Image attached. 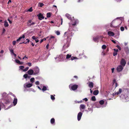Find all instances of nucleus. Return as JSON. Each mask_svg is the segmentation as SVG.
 Listing matches in <instances>:
<instances>
[{"label":"nucleus","instance_id":"nucleus-1","mask_svg":"<svg viewBox=\"0 0 129 129\" xmlns=\"http://www.w3.org/2000/svg\"><path fill=\"white\" fill-rule=\"evenodd\" d=\"M118 24L115 20H113L110 24V26L111 27H115L118 26Z\"/></svg>","mask_w":129,"mask_h":129},{"label":"nucleus","instance_id":"nucleus-2","mask_svg":"<svg viewBox=\"0 0 129 129\" xmlns=\"http://www.w3.org/2000/svg\"><path fill=\"white\" fill-rule=\"evenodd\" d=\"M12 99L10 97L4 100V102L6 104H10L12 101Z\"/></svg>","mask_w":129,"mask_h":129},{"label":"nucleus","instance_id":"nucleus-3","mask_svg":"<svg viewBox=\"0 0 129 129\" xmlns=\"http://www.w3.org/2000/svg\"><path fill=\"white\" fill-rule=\"evenodd\" d=\"M71 33L72 32L69 30H68L64 33V36H65L66 35L67 38L68 39L69 38L72 36Z\"/></svg>","mask_w":129,"mask_h":129},{"label":"nucleus","instance_id":"nucleus-4","mask_svg":"<svg viewBox=\"0 0 129 129\" xmlns=\"http://www.w3.org/2000/svg\"><path fill=\"white\" fill-rule=\"evenodd\" d=\"M112 96V94L110 93L109 91H106L105 92V96L108 97L109 100L111 99V97Z\"/></svg>","mask_w":129,"mask_h":129},{"label":"nucleus","instance_id":"nucleus-5","mask_svg":"<svg viewBox=\"0 0 129 129\" xmlns=\"http://www.w3.org/2000/svg\"><path fill=\"white\" fill-rule=\"evenodd\" d=\"M32 21L31 20H28L27 22V26H30L31 25H33L35 24V23L34 22H31Z\"/></svg>","mask_w":129,"mask_h":129},{"label":"nucleus","instance_id":"nucleus-6","mask_svg":"<svg viewBox=\"0 0 129 129\" xmlns=\"http://www.w3.org/2000/svg\"><path fill=\"white\" fill-rule=\"evenodd\" d=\"M120 63L121 65L123 67H124L126 64V61L125 59L122 58L120 62Z\"/></svg>","mask_w":129,"mask_h":129},{"label":"nucleus","instance_id":"nucleus-7","mask_svg":"<svg viewBox=\"0 0 129 129\" xmlns=\"http://www.w3.org/2000/svg\"><path fill=\"white\" fill-rule=\"evenodd\" d=\"M35 72L34 73V75H36L38 74L39 72V69L38 67H36L34 69Z\"/></svg>","mask_w":129,"mask_h":129},{"label":"nucleus","instance_id":"nucleus-8","mask_svg":"<svg viewBox=\"0 0 129 129\" xmlns=\"http://www.w3.org/2000/svg\"><path fill=\"white\" fill-rule=\"evenodd\" d=\"M123 67L122 65L118 66L117 68V70L119 72L121 71L123 69Z\"/></svg>","mask_w":129,"mask_h":129},{"label":"nucleus","instance_id":"nucleus-9","mask_svg":"<svg viewBox=\"0 0 129 129\" xmlns=\"http://www.w3.org/2000/svg\"><path fill=\"white\" fill-rule=\"evenodd\" d=\"M65 56V55L62 54H61L59 56L58 58L59 59H60V60H63L64 59Z\"/></svg>","mask_w":129,"mask_h":129},{"label":"nucleus","instance_id":"nucleus-10","mask_svg":"<svg viewBox=\"0 0 129 129\" xmlns=\"http://www.w3.org/2000/svg\"><path fill=\"white\" fill-rule=\"evenodd\" d=\"M82 114V113L81 112H80L78 113L77 115V119L78 121L80 120Z\"/></svg>","mask_w":129,"mask_h":129},{"label":"nucleus","instance_id":"nucleus-11","mask_svg":"<svg viewBox=\"0 0 129 129\" xmlns=\"http://www.w3.org/2000/svg\"><path fill=\"white\" fill-rule=\"evenodd\" d=\"M78 88V85H73L71 87V89L73 90L76 89Z\"/></svg>","mask_w":129,"mask_h":129},{"label":"nucleus","instance_id":"nucleus-12","mask_svg":"<svg viewBox=\"0 0 129 129\" xmlns=\"http://www.w3.org/2000/svg\"><path fill=\"white\" fill-rule=\"evenodd\" d=\"M27 73L28 75H32L33 74H34V73L33 70L32 69H30L27 71Z\"/></svg>","mask_w":129,"mask_h":129},{"label":"nucleus","instance_id":"nucleus-13","mask_svg":"<svg viewBox=\"0 0 129 129\" xmlns=\"http://www.w3.org/2000/svg\"><path fill=\"white\" fill-rule=\"evenodd\" d=\"M108 34L109 36H113L114 35V33L111 31H109L108 33Z\"/></svg>","mask_w":129,"mask_h":129},{"label":"nucleus","instance_id":"nucleus-14","mask_svg":"<svg viewBox=\"0 0 129 129\" xmlns=\"http://www.w3.org/2000/svg\"><path fill=\"white\" fill-rule=\"evenodd\" d=\"M37 16L39 17V19L40 20H41V19H40V18L43 19L44 18V17L43 16L42 14L41 13H39L38 15H37Z\"/></svg>","mask_w":129,"mask_h":129},{"label":"nucleus","instance_id":"nucleus-15","mask_svg":"<svg viewBox=\"0 0 129 129\" xmlns=\"http://www.w3.org/2000/svg\"><path fill=\"white\" fill-rule=\"evenodd\" d=\"M88 86L91 89L93 87V84L92 82H90L89 83Z\"/></svg>","mask_w":129,"mask_h":129},{"label":"nucleus","instance_id":"nucleus-16","mask_svg":"<svg viewBox=\"0 0 129 129\" xmlns=\"http://www.w3.org/2000/svg\"><path fill=\"white\" fill-rule=\"evenodd\" d=\"M54 37L53 36H51L49 39V42H51L52 41H53L54 39Z\"/></svg>","mask_w":129,"mask_h":129},{"label":"nucleus","instance_id":"nucleus-17","mask_svg":"<svg viewBox=\"0 0 129 129\" xmlns=\"http://www.w3.org/2000/svg\"><path fill=\"white\" fill-rule=\"evenodd\" d=\"M25 37V36L24 35H23L22 36H20L18 39L16 41L18 42L20 41L22 39H24Z\"/></svg>","mask_w":129,"mask_h":129},{"label":"nucleus","instance_id":"nucleus-18","mask_svg":"<svg viewBox=\"0 0 129 129\" xmlns=\"http://www.w3.org/2000/svg\"><path fill=\"white\" fill-rule=\"evenodd\" d=\"M99 39V37L97 36L93 38V40L95 42H98Z\"/></svg>","mask_w":129,"mask_h":129},{"label":"nucleus","instance_id":"nucleus-19","mask_svg":"<svg viewBox=\"0 0 129 129\" xmlns=\"http://www.w3.org/2000/svg\"><path fill=\"white\" fill-rule=\"evenodd\" d=\"M99 93V91L98 90H96L94 91L93 92V94L94 95H97Z\"/></svg>","mask_w":129,"mask_h":129},{"label":"nucleus","instance_id":"nucleus-20","mask_svg":"<svg viewBox=\"0 0 129 129\" xmlns=\"http://www.w3.org/2000/svg\"><path fill=\"white\" fill-rule=\"evenodd\" d=\"M124 51L126 54H128L129 52V49L127 47H126L124 48Z\"/></svg>","mask_w":129,"mask_h":129},{"label":"nucleus","instance_id":"nucleus-21","mask_svg":"<svg viewBox=\"0 0 129 129\" xmlns=\"http://www.w3.org/2000/svg\"><path fill=\"white\" fill-rule=\"evenodd\" d=\"M122 92V89L121 88H119V91L116 92L115 94V95H118L119 94H120Z\"/></svg>","mask_w":129,"mask_h":129},{"label":"nucleus","instance_id":"nucleus-22","mask_svg":"<svg viewBox=\"0 0 129 129\" xmlns=\"http://www.w3.org/2000/svg\"><path fill=\"white\" fill-rule=\"evenodd\" d=\"M78 22L79 21L78 20L76 19L75 20L74 22V23L72 24V25L73 26H75L76 25V24L78 23Z\"/></svg>","mask_w":129,"mask_h":129},{"label":"nucleus","instance_id":"nucleus-23","mask_svg":"<svg viewBox=\"0 0 129 129\" xmlns=\"http://www.w3.org/2000/svg\"><path fill=\"white\" fill-rule=\"evenodd\" d=\"M17 102V98H15L14 99L13 103L14 105H16Z\"/></svg>","mask_w":129,"mask_h":129},{"label":"nucleus","instance_id":"nucleus-24","mask_svg":"<svg viewBox=\"0 0 129 129\" xmlns=\"http://www.w3.org/2000/svg\"><path fill=\"white\" fill-rule=\"evenodd\" d=\"M9 25L8 22L6 20H5L4 21V26L5 27H8V26Z\"/></svg>","mask_w":129,"mask_h":129},{"label":"nucleus","instance_id":"nucleus-25","mask_svg":"<svg viewBox=\"0 0 129 129\" xmlns=\"http://www.w3.org/2000/svg\"><path fill=\"white\" fill-rule=\"evenodd\" d=\"M66 16L69 20H70L71 19V15L69 14H66Z\"/></svg>","mask_w":129,"mask_h":129},{"label":"nucleus","instance_id":"nucleus-26","mask_svg":"<svg viewBox=\"0 0 129 129\" xmlns=\"http://www.w3.org/2000/svg\"><path fill=\"white\" fill-rule=\"evenodd\" d=\"M91 107L89 106L88 110V111H91V112H92V105H90Z\"/></svg>","mask_w":129,"mask_h":129},{"label":"nucleus","instance_id":"nucleus-27","mask_svg":"<svg viewBox=\"0 0 129 129\" xmlns=\"http://www.w3.org/2000/svg\"><path fill=\"white\" fill-rule=\"evenodd\" d=\"M72 55H70L69 54H68L66 55V59H68L69 58H70L71 57Z\"/></svg>","mask_w":129,"mask_h":129},{"label":"nucleus","instance_id":"nucleus-28","mask_svg":"<svg viewBox=\"0 0 129 129\" xmlns=\"http://www.w3.org/2000/svg\"><path fill=\"white\" fill-rule=\"evenodd\" d=\"M50 122L51 124H53L55 122V119L54 118H52L50 120Z\"/></svg>","mask_w":129,"mask_h":129},{"label":"nucleus","instance_id":"nucleus-29","mask_svg":"<svg viewBox=\"0 0 129 129\" xmlns=\"http://www.w3.org/2000/svg\"><path fill=\"white\" fill-rule=\"evenodd\" d=\"M33 86V84H28L26 85V86L27 88H29Z\"/></svg>","mask_w":129,"mask_h":129},{"label":"nucleus","instance_id":"nucleus-30","mask_svg":"<svg viewBox=\"0 0 129 129\" xmlns=\"http://www.w3.org/2000/svg\"><path fill=\"white\" fill-rule=\"evenodd\" d=\"M51 98L52 100H54L55 99V98L54 97V96H55V94H54L53 95H51Z\"/></svg>","mask_w":129,"mask_h":129},{"label":"nucleus","instance_id":"nucleus-31","mask_svg":"<svg viewBox=\"0 0 129 129\" xmlns=\"http://www.w3.org/2000/svg\"><path fill=\"white\" fill-rule=\"evenodd\" d=\"M47 18H49L51 16V13L50 12H48L47 13Z\"/></svg>","mask_w":129,"mask_h":129},{"label":"nucleus","instance_id":"nucleus-32","mask_svg":"<svg viewBox=\"0 0 129 129\" xmlns=\"http://www.w3.org/2000/svg\"><path fill=\"white\" fill-rule=\"evenodd\" d=\"M47 90V87L45 86H43L42 90L43 91H45Z\"/></svg>","mask_w":129,"mask_h":129},{"label":"nucleus","instance_id":"nucleus-33","mask_svg":"<svg viewBox=\"0 0 129 129\" xmlns=\"http://www.w3.org/2000/svg\"><path fill=\"white\" fill-rule=\"evenodd\" d=\"M104 102L103 100H101L99 102V103L101 105H103L104 104Z\"/></svg>","mask_w":129,"mask_h":129},{"label":"nucleus","instance_id":"nucleus-34","mask_svg":"<svg viewBox=\"0 0 129 129\" xmlns=\"http://www.w3.org/2000/svg\"><path fill=\"white\" fill-rule=\"evenodd\" d=\"M91 99L92 101H96L95 97L94 96H92L91 98Z\"/></svg>","mask_w":129,"mask_h":129},{"label":"nucleus","instance_id":"nucleus-35","mask_svg":"<svg viewBox=\"0 0 129 129\" xmlns=\"http://www.w3.org/2000/svg\"><path fill=\"white\" fill-rule=\"evenodd\" d=\"M4 109L6 110H7L9 108H11L12 107L11 106H10L9 107H8V108H6V106H7V105H4Z\"/></svg>","mask_w":129,"mask_h":129},{"label":"nucleus","instance_id":"nucleus-36","mask_svg":"<svg viewBox=\"0 0 129 129\" xmlns=\"http://www.w3.org/2000/svg\"><path fill=\"white\" fill-rule=\"evenodd\" d=\"M44 5V4L43 3H40L39 4V6L40 7H42Z\"/></svg>","mask_w":129,"mask_h":129},{"label":"nucleus","instance_id":"nucleus-37","mask_svg":"<svg viewBox=\"0 0 129 129\" xmlns=\"http://www.w3.org/2000/svg\"><path fill=\"white\" fill-rule=\"evenodd\" d=\"M29 69V67H26L25 69L23 70V71L24 72L26 71Z\"/></svg>","mask_w":129,"mask_h":129},{"label":"nucleus","instance_id":"nucleus-38","mask_svg":"<svg viewBox=\"0 0 129 129\" xmlns=\"http://www.w3.org/2000/svg\"><path fill=\"white\" fill-rule=\"evenodd\" d=\"M35 79L34 78H32L30 79V81L32 83L34 81Z\"/></svg>","mask_w":129,"mask_h":129},{"label":"nucleus","instance_id":"nucleus-39","mask_svg":"<svg viewBox=\"0 0 129 129\" xmlns=\"http://www.w3.org/2000/svg\"><path fill=\"white\" fill-rule=\"evenodd\" d=\"M71 59L72 60H73L74 59H77V58L76 57H74V56H72V57L71 56Z\"/></svg>","mask_w":129,"mask_h":129},{"label":"nucleus","instance_id":"nucleus-40","mask_svg":"<svg viewBox=\"0 0 129 129\" xmlns=\"http://www.w3.org/2000/svg\"><path fill=\"white\" fill-rule=\"evenodd\" d=\"M116 80L115 79H114L113 80V86H114V84L116 82Z\"/></svg>","mask_w":129,"mask_h":129},{"label":"nucleus","instance_id":"nucleus-41","mask_svg":"<svg viewBox=\"0 0 129 129\" xmlns=\"http://www.w3.org/2000/svg\"><path fill=\"white\" fill-rule=\"evenodd\" d=\"M28 11L29 12H32L33 11V10L32 9V8L31 7L28 10Z\"/></svg>","mask_w":129,"mask_h":129},{"label":"nucleus","instance_id":"nucleus-42","mask_svg":"<svg viewBox=\"0 0 129 129\" xmlns=\"http://www.w3.org/2000/svg\"><path fill=\"white\" fill-rule=\"evenodd\" d=\"M105 55V51L104 50L102 52L101 55H102L104 56V55Z\"/></svg>","mask_w":129,"mask_h":129},{"label":"nucleus","instance_id":"nucleus-43","mask_svg":"<svg viewBox=\"0 0 129 129\" xmlns=\"http://www.w3.org/2000/svg\"><path fill=\"white\" fill-rule=\"evenodd\" d=\"M15 61L18 64H19V63L20 62V61L18 59H16L15 60Z\"/></svg>","mask_w":129,"mask_h":129},{"label":"nucleus","instance_id":"nucleus-44","mask_svg":"<svg viewBox=\"0 0 129 129\" xmlns=\"http://www.w3.org/2000/svg\"><path fill=\"white\" fill-rule=\"evenodd\" d=\"M28 77V75L27 74H25L23 75V77L25 78H26Z\"/></svg>","mask_w":129,"mask_h":129},{"label":"nucleus","instance_id":"nucleus-45","mask_svg":"<svg viewBox=\"0 0 129 129\" xmlns=\"http://www.w3.org/2000/svg\"><path fill=\"white\" fill-rule=\"evenodd\" d=\"M80 108L83 109L85 108V105H80Z\"/></svg>","mask_w":129,"mask_h":129},{"label":"nucleus","instance_id":"nucleus-46","mask_svg":"<svg viewBox=\"0 0 129 129\" xmlns=\"http://www.w3.org/2000/svg\"><path fill=\"white\" fill-rule=\"evenodd\" d=\"M75 102L76 103H81L82 102V101L81 100L80 101H75Z\"/></svg>","mask_w":129,"mask_h":129},{"label":"nucleus","instance_id":"nucleus-47","mask_svg":"<svg viewBox=\"0 0 129 129\" xmlns=\"http://www.w3.org/2000/svg\"><path fill=\"white\" fill-rule=\"evenodd\" d=\"M120 29L121 30V31H124V28L123 27L121 26L120 27Z\"/></svg>","mask_w":129,"mask_h":129},{"label":"nucleus","instance_id":"nucleus-48","mask_svg":"<svg viewBox=\"0 0 129 129\" xmlns=\"http://www.w3.org/2000/svg\"><path fill=\"white\" fill-rule=\"evenodd\" d=\"M116 47H117L119 50H121V48L119 46L117 45L116 46Z\"/></svg>","mask_w":129,"mask_h":129},{"label":"nucleus","instance_id":"nucleus-49","mask_svg":"<svg viewBox=\"0 0 129 129\" xmlns=\"http://www.w3.org/2000/svg\"><path fill=\"white\" fill-rule=\"evenodd\" d=\"M117 52H114L113 53V56H115V55H117Z\"/></svg>","mask_w":129,"mask_h":129},{"label":"nucleus","instance_id":"nucleus-50","mask_svg":"<svg viewBox=\"0 0 129 129\" xmlns=\"http://www.w3.org/2000/svg\"><path fill=\"white\" fill-rule=\"evenodd\" d=\"M35 83L36 85H39V82L38 81H37L35 82Z\"/></svg>","mask_w":129,"mask_h":129},{"label":"nucleus","instance_id":"nucleus-51","mask_svg":"<svg viewBox=\"0 0 129 129\" xmlns=\"http://www.w3.org/2000/svg\"><path fill=\"white\" fill-rule=\"evenodd\" d=\"M27 64L29 66H31V63L30 62H28L27 63Z\"/></svg>","mask_w":129,"mask_h":129},{"label":"nucleus","instance_id":"nucleus-52","mask_svg":"<svg viewBox=\"0 0 129 129\" xmlns=\"http://www.w3.org/2000/svg\"><path fill=\"white\" fill-rule=\"evenodd\" d=\"M36 38L35 37V36H33L32 37V38L34 40H35L37 38Z\"/></svg>","mask_w":129,"mask_h":129},{"label":"nucleus","instance_id":"nucleus-53","mask_svg":"<svg viewBox=\"0 0 129 129\" xmlns=\"http://www.w3.org/2000/svg\"><path fill=\"white\" fill-rule=\"evenodd\" d=\"M56 33V34L57 35H59L60 34V33L58 31H57Z\"/></svg>","mask_w":129,"mask_h":129},{"label":"nucleus","instance_id":"nucleus-54","mask_svg":"<svg viewBox=\"0 0 129 129\" xmlns=\"http://www.w3.org/2000/svg\"><path fill=\"white\" fill-rule=\"evenodd\" d=\"M23 43L26 44H27L28 43H27V42H26L25 41H24V42H22V43H20L19 44H23Z\"/></svg>","mask_w":129,"mask_h":129},{"label":"nucleus","instance_id":"nucleus-55","mask_svg":"<svg viewBox=\"0 0 129 129\" xmlns=\"http://www.w3.org/2000/svg\"><path fill=\"white\" fill-rule=\"evenodd\" d=\"M20 69L21 70H23V69L24 68V67L23 66H21L20 67Z\"/></svg>","mask_w":129,"mask_h":129},{"label":"nucleus","instance_id":"nucleus-56","mask_svg":"<svg viewBox=\"0 0 129 129\" xmlns=\"http://www.w3.org/2000/svg\"><path fill=\"white\" fill-rule=\"evenodd\" d=\"M6 31V30L5 29V28H3L2 33V34H4V33H5Z\"/></svg>","mask_w":129,"mask_h":129},{"label":"nucleus","instance_id":"nucleus-57","mask_svg":"<svg viewBox=\"0 0 129 129\" xmlns=\"http://www.w3.org/2000/svg\"><path fill=\"white\" fill-rule=\"evenodd\" d=\"M6 94H7L5 92L4 93L2 94V96L4 97V96H6Z\"/></svg>","mask_w":129,"mask_h":129},{"label":"nucleus","instance_id":"nucleus-58","mask_svg":"<svg viewBox=\"0 0 129 129\" xmlns=\"http://www.w3.org/2000/svg\"><path fill=\"white\" fill-rule=\"evenodd\" d=\"M16 43V41H13L12 42V43L13 45H15Z\"/></svg>","mask_w":129,"mask_h":129},{"label":"nucleus","instance_id":"nucleus-59","mask_svg":"<svg viewBox=\"0 0 129 129\" xmlns=\"http://www.w3.org/2000/svg\"><path fill=\"white\" fill-rule=\"evenodd\" d=\"M9 21L10 24H12V21H11L9 18L7 19Z\"/></svg>","mask_w":129,"mask_h":129},{"label":"nucleus","instance_id":"nucleus-60","mask_svg":"<svg viewBox=\"0 0 129 129\" xmlns=\"http://www.w3.org/2000/svg\"><path fill=\"white\" fill-rule=\"evenodd\" d=\"M115 85V88L118 86V84L117 82L115 83L114 84V85Z\"/></svg>","mask_w":129,"mask_h":129},{"label":"nucleus","instance_id":"nucleus-61","mask_svg":"<svg viewBox=\"0 0 129 129\" xmlns=\"http://www.w3.org/2000/svg\"><path fill=\"white\" fill-rule=\"evenodd\" d=\"M113 50H114V52H117L118 51V50L117 49H114Z\"/></svg>","mask_w":129,"mask_h":129},{"label":"nucleus","instance_id":"nucleus-62","mask_svg":"<svg viewBox=\"0 0 129 129\" xmlns=\"http://www.w3.org/2000/svg\"><path fill=\"white\" fill-rule=\"evenodd\" d=\"M83 100H85V102H87L88 101V99L86 98H85L84 99H83Z\"/></svg>","mask_w":129,"mask_h":129},{"label":"nucleus","instance_id":"nucleus-63","mask_svg":"<svg viewBox=\"0 0 129 129\" xmlns=\"http://www.w3.org/2000/svg\"><path fill=\"white\" fill-rule=\"evenodd\" d=\"M10 52H11L13 54L14 53L13 50L11 49L10 50Z\"/></svg>","mask_w":129,"mask_h":129},{"label":"nucleus","instance_id":"nucleus-64","mask_svg":"<svg viewBox=\"0 0 129 129\" xmlns=\"http://www.w3.org/2000/svg\"><path fill=\"white\" fill-rule=\"evenodd\" d=\"M49 46V44H47V45H46V49H48V47Z\"/></svg>","mask_w":129,"mask_h":129}]
</instances>
